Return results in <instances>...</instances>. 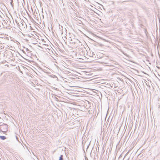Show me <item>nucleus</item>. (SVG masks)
<instances>
[{
    "instance_id": "obj_1",
    "label": "nucleus",
    "mask_w": 160,
    "mask_h": 160,
    "mask_svg": "<svg viewBox=\"0 0 160 160\" xmlns=\"http://www.w3.org/2000/svg\"><path fill=\"white\" fill-rule=\"evenodd\" d=\"M8 125L7 124H3L0 125V130L4 132L8 130Z\"/></svg>"
},
{
    "instance_id": "obj_2",
    "label": "nucleus",
    "mask_w": 160,
    "mask_h": 160,
    "mask_svg": "<svg viewBox=\"0 0 160 160\" xmlns=\"http://www.w3.org/2000/svg\"><path fill=\"white\" fill-rule=\"evenodd\" d=\"M0 138L2 140H4L6 139V137L4 136H0Z\"/></svg>"
},
{
    "instance_id": "obj_3",
    "label": "nucleus",
    "mask_w": 160,
    "mask_h": 160,
    "mask_svg": "<svg viewBox=\"0 0 160 160\" xmlns=\"http://www.w3.org/2000/svg\"><path fill=\"white\" fill-rule=\"evenodd\" d=\"M63 160V155H61L59 157V160Z\"/></svg>"
},
{
    "instance_id": "obj_4",
    "label": "nucleus",
    "mask_w": 160,
    "mask_h": 160,
    "mask_svg": "<svg viewBox=\"0 0 160 160\" xmlns=\"http://www.w3.org/2000/svg\"><path fill=\"white\" fill-rule=\"evenodd\" d=\"M1 63H3V62H2Z\"/></svg>"
}]
</instances>
